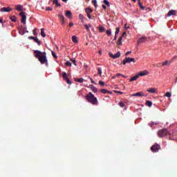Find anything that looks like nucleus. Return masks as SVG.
Returning a JSON list of instances; mask_svg holds the SVG:
<instances>
[{"instance_id":"cd10ccee","label":"nucleus","mask_w":177,"mask_h":177,"mask_svg":"<svg viewBox=\"0 0 177 177\" xmlns=\"http://www.w3.org/2000/svg\"><path fill=\"white\" fill-rule=\"evenodd\" d=\"M146 105L148 106V107H151V106H153V102H151V101L147 100L146 102Z\"/></svg>"},{"instance_id":"052dcab7","label":"nucleus","mask_w":177,"mask_h":177,"mask_svg":"<svg viewBox=\"0 0 177 177\" xmlns=\"http://www.w3.org/2000/svg\"><path fill=\"white\" fill-rule=\"evenodd\" d=\"M175 59H177V55H175V56L172 58L173 60H175Z\"/></svg>"},{"instance_id":"f704fd0d","label":"nucleus","mask_w":177,"mask_h":177,"mask_svg":"<svg viewBox=\"0 0 177 177\" xmlns=\"http://www.w3.org/2000/svg\"><path fill=\"white\" fill-rule=\"evenodd\" d=\"M120 34V28L117 27L115 32V35H118Z\"/></svg>"},{"instance_id":"4d7b16f0","label":"nucleus","mask_w":177,"mask_h":177,"mask_svg":"<svg viewBox=\"0 0 177 177\" xmlns=\"http://www.w3.org/2000/svg\"><path fill=\"white\" fill-rule=\"evenodd\" d=\"M120 75H122V74H121V73H118V74H116V77H120Z\"/></svg>"},{"instance_id":"f8f14e48","label":"nucleus","mask_w":177,"mask_h":177,"mask_svg":"<svg viewBox=\"0 0 177 177\" xmlns=\"http://www.w3.org/2000/svg\"><path fill=\"white\" fill-rule=\"evenodd\" d=\"M147 74H149V72L144 71L137 73V75H138V77H144L145 75H147Z\"/></svg>"},{"instance_id":"5fc2aeb1","label":"nucleus","mask_w":177,"mask_h":177,"mask_svg":"<svg viewBox=\"0 0 177 177\" xmlns=\"http://www.w3.org/2000/svg\"><path fill=\"white\" fill-rule=\"evenodd\" d=\"M129 53H132V51H127V52L125 53L126 56H128V55H129Z\"/></svg>"},{"instance_id":"9b49d317","label":"nucleus","mask_w":177,"mask_h":177,"mask_svg":"<svg viewBox=\"0 0 177 177\" xmlns=\"http://www.w3.org/2000/svg\"><path fill=\"white\" fill-rule=\"evenodd\" d=\"M131 96H136V97H140L142 96H145V93L142 91L138 92L136 93L132 94Z\"/></svg>"},{"instance_id":"de8ad7c7","label":"nucleus","mask_w":177,"mask_h":177,"mask_svg":"<svg viewBox=\"0 0 177 177\" xmlns=\"http://www.w3.org/2000/svg\"><path fill=\"white\" fill-rule=\"evenodd\" d=\"M60 19L62 20V22L64 23V16L63 15H59Z\"/></svg>"},{"instance_id":"f3484780","label":"nucleus","mask_w":177,"mask_h":177,"mask_svg":"<svg viewBox=\"0 0 177 177\" xmlns=\"http://www.w3.org/2000/svg\"><path fill=\"white\" fill-rule=\"evenodd\" d=\"M176 13H175V10H171L170 11H169V12L167 13V16L169 17L171 16H175Z\"/></svg>"},{"instance_id":"69168bd1","label":"nucleus","mask_w":177,"mask_h":177,"mask_svg":"<svg viewBox=\"0 0 177 177\" xmlns=\"http://www.w3.org/2000/svg\"><path fill=\"white\" fill-rule=\"evenodd\" d=\"M122 77H123V78H127V76L122 75Z\"/></svg>"},{"instance_id":"b1692460","label":"nucleus","mask_w":177,"mask_h":177,"mask_svg":"<svg viewBox=\"0 0 177 177\" xmlns=\"http://www.w3.org/2000/svg\"><path fill=\"white\" fill-rule=\"evenodd\" d=\"M138 6L142 9V10H145L146 9V7L143 6V4H142V2H140V0L138 1Z\"/></svg>"},{"instance_id":"6e6d98bb","label":"nucleus","mask_w":177,"mask_h":177,"mask_svg":"<svg viewBox=\"0 0 177 177\" xmlns=\"http://www.w3.org/2000/svg\"><path fill=\"white\" fill-rule=\"evenodd\" d=\"M73 26H74V23L71 22V23L69 24V27H73Z\"/></svg>"},{"instance_id":"f03ea898","label":"nucleus","mask_w":177,"mask_h":177,"mask_svg":"<svg viewBox=\"0 0 177 177\" xmlns=\"http://www.w3.org/2000/svg\"><path fill=\"white\" fill-rule=\"evenodd\" d=\"M86 100L88 102V103H91V104L96 105L99 102L97 101V98L95 97V95L91 93H88L86 96H85Z\"/></svg>"},{"instance_id":"5701e85b","label":"nucleus","mask_w":177,"mask_h":177,"mask_svg":"<svg viewBox=\"0 0 177 177\" xmlns=\"http://www.w3.org/2000/svg\"><path fill=\"white\" fill-rule=\"evenodd\" d=\"M72 41L73 42H74V44H78V39H77V36H72Z\"/></svg>"},{"instance_id":"ddd939ff","label":"nucleus","mask_w":177,"mask_h":177,"mask_svg":"<svg viewBox=\"0 0 177 177\" xmlns=\"http://www.w3.org/2000/svg\"><path fill=\"white\" fill-rule=\"evenodd\" d=\"M12 9L10 7H3L0 9V12H10Z\"/></svg>"},{"instance_id":"a211bd4d","label":"nucleus","mask_w":177,"mask_h":177,"mask_svg":"<svg viewBox=\"0 0 177 177\" xmlns=\"http://www.w3.org/2000/svg\"><path fill=\"white\" fill-rule=\"evenodd\" d=\"M138 78H139V75H138V74H136L135 76L132 77L130 79V82H132L133 81H136V80H138Z\"/></svg>"},{"instance_id":"338daca9","label":"nucleus","mask_w":177,"mask_h":177,"mask_svg":"<svg viewBox=\"0 0 177 177\" xmlns=\"http://www.w3.org/2000/svg\"><path fill=\"white\" fill-rule=\"evenodd\" d=\"M68 0H62V2H67Z\"/></svg>"},{"instance_id":"a19ab883","label":"nucleus","mask_w":177,"mask_h":177,"mask_svg":"<svg viewBox=\"0 0 177 177\" xmlns=\"http://www.w3.org/2000/svg\"><path fill=\"white\" fill-rule=\"evenodd\" d=\"M72 63H73L74 66H77V60L75 59H71Z\"/></svg>"},{"instance_id":"0eeeda50","label":"nucleus","mask_w":177,"mask_h":177,"mask_svg":"<svg viewBox=\"0 0 177 177\" xmlns=\"http://www.w3.org/2000/svg\"><path fill=\"white\" fill-rule=\"evenodd\" d=\"M85 12L87 15V17L88 19H89V20L92 19V17L91 16V13H92V12H93V10H91V8H86L85 9Z\"/></svg>"},{"instance_id":"7ed1b4c3","label":"nucleus","mask_w":177,"mask_h":177,"mask_svg":"<svg viewBox=\"0 0 177 177\" xmlns=\"http://www.w3.org/2000/svg\"><path fill=\"white\" fill-rule=\"evenodd\" d=\"M167 135H171V133L167 129H162L158 131V138H164Z\"/></svg>"},{"instance_id":"37998d69","label":"nucleus","mask_w":177,"mask_h":177,"mask_svg":"<svg viewBox=\"0 0 177 177\" xmlns=\"http://www.w3.org/2000/svg\"><path fill=\"white\" fill-rule=\"evenodd\" d=\"M52 56L54 57V59H57V55H56V53H55V52L52 51Z\"/></svg>"},{"instance_id":"412c9836","label":"nucleus","mask_w":177,"mask_h":177,"mask_svg":"<svg viewBox=\"0 0 177 177\" xmlns=\"http://www.w3.org/2000/svg\"><path fill=\"white\" fill-rule=\"evenodd\" d=\"M16 10H17L18 12H21L23 10V6H21L20 5H17Z\"/></svg>"},{"instance_id":"20e7f679","label":"nucleus","mask_w":177,"mask_h":177,"mask_svg":"<svg viewBox=\"0 0 177 177\" xmlns=\"http://www.w3.org/2000/svg\"><path fill=\"white\" fill-rule=\"evenodd\" d=\"M135 63V58H131L129 57H127L123 59V64L125 66L126 63Z\"/></svg>"},{"instance_id":"72a5a7b5","label":"nucleus","mask_w":177,"mask_h":177,"mask_svg":"<svg viewBox=\"0 0 177 177\" xmlns=\"http://www.w3.org/2000/svg\"><path fill=\"white\" fill-rule=\"evenodd\" d=\"M103 3L106 5V6H110V2H109V0H104Z\"/></svg>"},{"instance_id":"4be33fe9","label":"nucleus","mask_w":177,"mask_h":177,"mask_svg":"<svg viewBox=\"0 0 177 177\" xmlns=\"http://www.w3.org/2000/svg\"><path fill=\"white\" fill-rule=\"evenodd\" d=\"M117 45H122V37H120L117 41Z\"/></svg>"},{"instance_id":"473e14b6","label":"nucleus","mask_w":177,"mask_h":177,"mask_svg":"<svg viewBox=\"0 0 177 177\" xmlns=\"http://www.w3.org/2000/svg\"><path fill=\"white\" fill-rule=\"evenodd\" d=\"M86 78H88V80H90L91 81V84H95V85H96V82L95 81H93V79H92V77H91L89 76H86Z\"/></svg>"},{"instance_id":"bb28decb","label":"nucleus","mask_w":177,"mask_h":177,"mask_svg":"<svg viewBox=\"0 0 177 177\" xmlns=\"http://www.w3.org/2000/svg\"><path fill=\"white\" fill-rule=\"evenodd\" d=\"M18 30H19V34L21 35H24V34H26V32H24V30H23V28H19Z\"/></svg>"},{"instance_id":"a18cd8bd","label":"nucleus","mask_w":177,"mask_h":177,"mask_svg":"<svg viewBox=\"0 0 177 177\" xmlns=\"http://www.w3.org/2000/svg\"><path fill=\"white\" fill-rule=\"evenodd\" d=\"M119 106H120V107H124V106H125V104H124V102H120Z\"/></svg>"},{"instance_id":"864d4df0","label":"nucleus","mask_w":177,"mask_h":177,"mask_svg":"<svg viewBox=\"0 0 177 177\" xmlns=\"http://www.w3.org/2000/svg\"><path fill=\"white\" fill-rule=\"evenodd\" d=\"M113 92H115V93H120L121 95H122V93H124L122 91H114Z\"/></svg>"},{"instance_id":"423d86ee","label":"nucleus","mask_w":177,"mask_h":177,"mask_svg":"<svg viewBox=\"0 0 177 177\" xmlns=\"http://www.w3.org/2000/svg\"><path fill=\"white\" fill-rule=\"evenodd\" d=\"M19 15L21 17V23L23 24H26V21L27 20V17L26 16V13L24 12H21L19 13Z\"/></svg>"},{"instance_id":"c85d7f7f","label":"nucleus","mask_w":177,"mask_h":177,"mask_svg":"<svg viewBox=\"0 0 177 177\" xmlns=\"http://www.w3.org/2000/svg\"><path fill=\"white\" fill-rule=\"evenodd\" d=\"M10 19L11 21L16 23V19H17L16 16L13 15V16L10 17Z\"/></svg>"},{"instance_id":"dca6fc26","label":"nucleus","mask_w":177,"mask_h":177,"mask_svg":"<svg viewBox=\"0 0 177 177\" xmlns=\"http://www.w3.org/2000/svg\"><path fill=\"white\" fill-rule=\"evenodd\" d=\"M90 88L91 89V91L94 93H96V92H97V88H96L95 86H93V84L90 85Z\"/></svg>"},{"instance_id":"58836bf2","label":"nucleus","mask_w":177,"mask_h":177,"mask_svg":"<svg viewBox=\"0 0 177 177\" xmlns=\"http://www.w3.org/2000/svg\"><path fill=\"white\" fill-rule=\"evenodd\" d=\"M158 122H151V123H149V127H153V125H157Z\"/></svg>"},{"instance_id":"3c124183","label":"nucleus","mask_w":177,"mask_h":177,"mask_svg":"<svg viewBox=\"0 0 177 177\" xmlns=\"http://www.w3.org/2000/svg\"><path fill=\"white\" fill-rule=\"evenodd\" d=\"M125 35H127V32H123L120 37H122V38H124V37H125Z\"/></svg>"},{"instance_id":"7c9ffc66","label":"nucleus","mask_w":177,"mask_h":177,"mask_svg":"<svg viewBox=\"0 0 177 177\" xmlns=\"http://www.w3.org/2000/svg\"><path fill=\"white\" fill-rule=\"evenodd\" d=\"M65 66L66 67L67 66L71 67V66H73V64H71V62H70V61H66V63H65Z\"/></svg>"},{"instance_id":"4c0bfd02","label":"nucleus","mask_w":177,"mask_h":177,"mask_svg":"<svg viewBox=\"0 0 177 177\" xmlns=\"http://www.w3.org/2000/svg\"><path fill=\"white\" fill-rule=\"evenodd\" d=\"M92 2H93V5H94V7H95V8H97V1H96V0H93Z\"/></svg>"},{"instance_id":"49530a36","label":"nucleus","mask_w":177,"mask_h":177,"mask_svg":"<svg viewBox=\"0 0 177 177\" xmlns=\"http://www.w3.org/2000/svg\"><path fill=\"white\" fill-rule=\"evenodd\" d=\"M84 27H85L86 30L88 32L90 31V30H89V26H88L87 24H85V25H84Z\"/></svg>"},{"instance_id":"c756f323","label":"nucleus","mask_w":177,"mask_h":177,"mask_svg":"<svg viewBox=\"0 0 177 177\" xmlns=\"http://www.w3.org/2000/svg\"><path fill=\"white\" fill-rule=\"evenodd\" d=\"M100 91H101V93H104V95H106V93H107V92H109V90H107L106 88H102Z\"/></svg>"},{"instance_id":"2f4dec72","label":"nucleus","mask_w":177,"mask_h":177,"mask_svg":"<svg viewBox=\"0 0 177 177\" xmlns=\"http://www.w3.org/2000/svg\"><path fill=\"white\" fill-rule=\"evenodd\" d=\"M99 30L100 31V32H104V31H106V29L103 26H100Z\"/></svg>"},{"instance_id":"4468645a","label":"nucleus","mask_w":177,"mask_h":177,"mask_svg":"<svg viewBox=\"0 0 177 177\" xmlns=\"http://www.w3.org/2000/svg\"><path fill=\"white\" fill-rule=\"evenodd\" d=\"M146 39H147V37L146 36L140 37L138 41V44H142V42H145Z\"/></svg>"},{"instance_id":"9d476101","label":"nucleus","mask_w":177,"mask_h":177,"mask_svg":"<svg viewBox=\"0 0 177 177\" xmlns=\"http://www.w3.org/2000/svg\"><path fill=\"white\" fill-rule=\"evenodd\" d=\"M28 39H33L35 41V42H36L38 44L39 46H41V41H39L38 37L30 36V37H28Z\"/></svg>"},{"instance_id":"603ef678","label":"nucleus","mask_w":177,"mask_h":177,"mask_svg":"<svg viewBox=\"0 0 177 177\" xmlns=\"http://www.w3.org/2000/svg\"><path fill=\"white\" fill-rule=\"evenodd\" d=\"M53 8H52L51 7H47L46 8V10H48V11H50V10H53Z\"/></svg>"},{"instance_id":"1a4fd4ad","label":"nucleus","mask_w":177,"mask_h":177,"mask_svg":"<svg viewBox=\"0 0 177 177\" xmlns=\"http://www.w3.org/2000/svg\"><path fill=\"white\" fill-rule=\"evenodd\" d=\"M109 56L112 59H118V57H120V56H121V53L118 52L117 53H115L114 55L113 53H109Z\"/></svg>"},{"instance_id":"680f3d73","label":"nucleus","mask_w":177,"mask_h":177,"mask_svg":"<svg viewBox=\"0 0 177 177\" xmlns=\"http://www.w3.org/2000/svg\"><path fill=\"white\" fill-rule=\"evenodd\" d=\"M102 8H103V9H106V7L104 4L102 5Z\"/></svg>"},{"instance_id":"a878e982","label":"nucleus","mask_w":177,"mask_h":177,"mask_svg":"<svg viewBox=\"0 0 177 177\" xmlns=\"http://www.w3.org/2000/svg\"><path fill=\"white\" fill-rule=\"evenodd\" d=\"M41 37H43V38H45V37H46V34H45L44 28L41 29Z\"/></svg>"},{"instance_id":"c03bdc74","label":"nucleus","mask_w":177,"mask_h":177,"mask_svg":"<svg viewBox=\"0 0 177 177\" xmlns=\"http://www.w3.org/2000/svg\"><path fill=\"white\" fill-rule=\"evenodd\" d=\"M32 32H33V35H38V32H37V28H35L32 30Z\"/></svg>"},{"instance_id":"ea45409f","label":"nucleus","mask_w":177,"mask_h":177,"mask_svg":"<svg viewBox=\"0 0 177 177\" xmlns=\"http://www.w3.org/2000/svg\"><path fill=\"white\" fill-rule=\"evenodd\" d=\"M165 96H166V97H171L172 96V94H171V93H169V92H167L165 93Z\"/></svg>"},{"instance_id":"aec40b11","label":"nucleus","mask_w":177,"mask_h":177,"mask_svg":"<svg viewBox=\"0 0 177 177\" xmlns=\"http://www.w3.org/2000/svg\"><path fill=\"white\" fill-rule=\"evenodd\" d=\"M147 92H149V93H156V88H150L147 90Z\"/></svg>"},{"instance_id":"6ab92c4d","label":"nucleus","mask_w":177,"mask_h":177,"mask_svg":"<svg viewBox=\"0 0 177 177\" xmlns=\"http://www.w3.org/2000/svg\"><path fill=\"white\" fill-rule=\"evenodd\" d=\"M74 81L75 82H80V84H82V82H84V78H82V77H80L79 79L75 78Z\"/></svg>"},{"instance_id":"09e8293b","label":"nucleus","mask_w":177,"mask_h":177,"mask_svg":"<svg viewBox=\"0 0 177 177\" xmlns=\"http://www.w3.org/2000/svg\"><path fill=\"white\" fill-rule=\"evenodd\" d=\"M79 18H80V20L84 19V15L82 14H80L79 15Z\"/></svg>"},{"instance_id":"e433bc0d","label":"nucleus","mask_w":177,"mask_h":177,"mask_svg":"<svg viewBox=\"0 0 177 177\" xmlns=\"http://www.w3.org/2000/svg\"><path fill=\"white\" fill-rule=\"evenodd\" d=\"M167 64L169 66V64H171V62L168 63V61L166 60L164 62H162V66H167Z\"/></svg>"},{"instance_id":"2eb2a0df","label":"nucleus","mask_w":177,"mask_h":177,"mask_svg":"<svg viewBox=\"0 0 177 177\" xmlns=\"http://www.w3.org/2000/svg\"><path fill=\"white\" fill-rule=\"evenodd\" d=\"M65 16L68 17V19H71V17L73 16V13H71V11L66 10L65 12Z\"/></svg>"},{"instance_id":"774afa93","label":"nucleus","mask_w":177,"mask_h":177,"mask_svg":"<svg viewBox=\"0 0 177 177\" xmlns=\"http://www.w3.org/2000/svg\"><path fill=\"white\" fill-rule=\"evenodd\" d=\"M24 32H28V30H26V31H24Z\"/></svg>"},{"instance_id":"e2e57ef3","label":"nucleus","mask_w":177,"mask_h":177,"mask_svg":"<svg viewBox=\"0 0 177 177\" xmlns=\"http://www.w3.org/2000/svg\"><path fill=\"white\" fill-rule=\"evenodd\" d=\"M107 93H109V95H111L113 93V92L108 91Z\"/></svg>"},{"instance_id":"6e6552de","label":"nucleus","mask_w":177,"mask_h":177,"mask_svg":"<svg viewBox=\"0 0 177 177\" xmlns=\"http://www.w3.org/2000/svg\"><path fill=\"white\" fill-rule=\"evenodd\" d=\"M159 149L160 145H154L151 147V151H153V153H157V151H158Z\"/></svg>"},{"instance_id":"8fccbe9b","label":"nucleus","mask_w":177,"mask_h":177,"mask_svg":"<svg viewBox=\"0 0 177 177\" xmlns=\"http://www.w3.org/2000/svg\"><path fill=\"white\" fill-rule=\"evenodd\" d=\"M99 84H100V85H102V86H104V82L100 80V81L99 82Z\"/></svg>"},{"instance_id":"f257e3e1","label":"nucleus","mask_w":177,"mask_h":177,"mask_svg":"<svg viewBox=\"0 0 177 177\" xmlns=\"http://www.w3.org/2000/svg\"><path fill=\"white\" fill-rule=\"evenodd\" d=\"M35 57L38 59L39 62H40L41 64H46V67H48V58L46 57V52H41L38 50H35Z\"/></svg>"},{"instance_id":"79ce46f5","label":"nucleus","mask_w":177,"mask_h":177,"mask_svg":"<svg viewBox=\"0 0 177 177\" xmlns=\"http://www.w3.org/2000/svg\"><path fill=\"white\" fill-rule=\"evenodd\" d=\"M97 73L98 74L102 76V68H97Z\"/></svg>"},{"instance_id":"bf43d9fd","label":"nucleus","mask_w":177,"mask_h":177,"mask_svg":"<svg viewBox=\"0 0 177 177\" xmlns=\"http://www.w3.org/2000/svg\"><path fill=\"white\" fill-rule=\"evenodd\" d=\"M0 23L2 24L3 23V19L0 18Z\"/></svg>"},{"instance_id":"393cba45","label":"nucleus","mask_w":177,"mask_h":177,"mask_svg":"<svg viewBox=\"0 0 177 177\" xmlns=\"http://www.w3.org/2000/svg\"><path fill=\"white\" fill-rule=\"evenodd\" d=\"M53 3L56 5V6H62V4L59 3V0H52Z\"/></svg>"},{"instance_id":"13d9d810","label":"nucleus","mask_w":177,"mask_h":177,"mask_svg":"<svg viewBox=\"0 0 177 177\" xmlns=\"http://www.w3.org/2000/svg\"><path fill=\"white\" fill-rule=\"evenodd\" d=\"M116 39H117V35H115V37H114L113 41H115Z\"/></svg>"},{"instance_id":"0e129e2a","label":"nucleus","mask_w":177,"mask_h":177,"mask_svg":"<svg viewBox=\"0 0 177 177\" xmlns=\"http://www.w3.org/2000/svg\"><path fill=\"white\" fill-rule=\"evenodd\" d=\"M88 28H91V27H92V24H88Z\"/></svg>"},{"instance_id":"39448f33","label":"nucleus","mask_w":177,"mask_h":177,"mask_svg":"<svg viewBox=\"0 0 177 177\" xmlns=\"http://www.w3.org/2000/svg\"><path fill=\"white\" fill-rule=\"evenodd\" d=\"M62 77L65 81H66V83L68 84V85H71L72 82L68 78V76H67V73L66 72H62Z\"/></svg>"},{"instance_id":"c9c22d12","label":"nucleus","mask_w":177,"mask_h":177,"mask_svg":"<svg viewBox=\"0 0 177 177\" xmlns=\"http://www.w3.org/2000/svg\"><path fill=\"white\" fill-rule=\"evenodd\" d=\"M106 35H108V37H110V35H111V29H109L106 30Z\"/></svg>"}]
</instances>
